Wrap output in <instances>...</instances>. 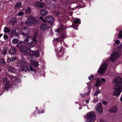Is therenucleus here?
<instances>
[{
  "label": "nucleus",
  "instance_id": "obj_54",
  "mask_svg": "<svg viewBox=\"0 0 122 122\" xmlns=\"http://www.w3.org/2000/svg\"><path fill=\"white\" fill-rule=\"evenodd\" d=\"M90 77L91 78H92L93 79L94 78V76H93L92 75H91L90 76Z\"/></svg>",
  "mask_w": 122,
  "mask_h": 122
},
{
  "label": "nucleus",
  "instance_id": "obj_7",
  "mask_svg": "<svg viewBox=\"0 0 122 122\" xmlns=\"http://www.w3.org/2000/svg\"><path fill=\"white\" fill-rule=\"evenodd\" d=\"M107 65L106 63L103 64H102L100 67L98 71V72L100 74H103L106 70L107 67Z\"/></svg>",
  "mask_w": 122,
  "mask_h": 122
},
{
  "label": "nucleus",
  "instance_id": "obj_11",
  "mask_svg": "<svg viewBox=\"0 0 122 122\" xmlns=\"http://www.w3.org/2000/svg\"><path fill=\"white\" fill-rule=\"evenodd\" d=\"M118 110V107L116 106H113L109 109V111L111 113H115Z\"/></svg>",
  "mask_w": 122,
  "mask_h": 122
},
{
  "label": "nucleus",
  "instance_id": "obj_33",
  "mask_svg": "<svg viewBox=\"0 0 122 122\" xmlns=\"http://www.w3.org/2000/svg\"><path fill=\"white\" fill-rule=\"evenodd\" d=\"M38 35V33L37 32H36L34 33V35L33 36V38L36 39Z\"/></svg>",
  "mask_w": 122,
  "mask_h": 122
},
{
  "label": "nucleus",
  "instance_id": "obj_58",
  "mask_svg": "<svg viewBox=\"0 0 122 122\" xmlns=\"http://www.w3.org/2000/svg\"><path fill=\"white\" fill-rule=\"evenodd\" d=\"M88 79H89L90 81V80H91V78H90V77H88Z\"/></svg>",
  "mask_w": 122,
  "mask_h": 122
},
{
  "label": "nucleus",
  "instance_id": "obj_40",
  "mask_svg": "<svg viewBox=\"0 0 122 122\" xmlns=\"http://www.w3.org/2000/svg\"><path fill=\"white\" fill-rule=\"evenodd\" d=\"M24 13L23 12H20L18 13V15L19 16L22 15H24Z\"/></svg>",
  "mask_w": 122,
  "mask_h": 122
},
{
  "label": "nucleus",
  "instance_id": "obj_29",
  "mask_svg": "<svg viewBox=\"0 0 122 122\" xmlns=\"http://www.w3.org/2000/svg\"><path fill=\"white\" fill-rule=\"evenodd\" d=\"M98 87L97 88V90L96 92L94 94V96H96L100 92V91L98 89Z\"/></svg>",
  "mask_w": 122,
  "mask_h": 122
},
{
  "label": "nucleus",
  "instance_id": "obj_16",
  "mask_svg": "<svg viewBox=\"0 0 122 122\" xmlns=\"http://www.w3.org/2000/svg\"><path fill=\"white\" fill-rule=\"evenodd\" d=\"M35 4L36 6L41 8H43L44 6V4L40 2H36L35 3Z\"/></svg>",
  "mask_w": 122,
  "mask_h": 122
},
{
  "label": "nucleus",
  "instance_id": "obj_55",
  "mask_svg": "<svg viewBox=\"0 0 122 122\" xmlns=\"http://www.w3.org/2000/svg\"><path fill=\"white\" fill-rule=\"evenodd\" d=\"M91 87L89 86H88V89H89V91H90V90L91 88Z\"/></svg>",
  "mask_w": 122,
  "mask_h": 122
},
{
  "label": "nucleus",
  "instance_id": "obj_1",
  "mask_svg": "<svg viewBox=\"0 0 122 122\" xmlns=\"http://www.w3.org/2000/svg\"><path fill=\"white\" fill-rule=\"evenodd\" d=\"M115 85L114 88V96H117L120 95L122 89V78L119 77L116 78L113 80Z\"/></svg>",
  "mask_w": 122,
  "mask_h": 122
},
{
  "label": "nucleus",
  "instance_id": "obj_3",
  "mask_svg": "<svg viewBox=\"0 0 122 122\" xmlns=\"http://www.w3.org/2000/svg\"><path fill=\"white\" fill-rule=\"evenodd\" d=\"M17 47L20 48L19 51L25 54L26 53L27 50L28 48H26V44L23 42H19L16 45Z\"/></svg>",
  "mask_w": 122,
  "mask_h": 122
},
{
  "label": "nucleus",
  "instance_id": "obj_60",
  "mask_svg": "<svg viewBox=\"0 0 122 122\" xmlns=\"http://www.w3.org/2000/svg\"><path fill=\"white\" fill-rule=\"evenodd\" d=\"M87 122H92V121H90V122H89V121H87Z\"/></svg>",
  "mask_w": 122,
  "mask_h": 122
},
{
  "label": "nucleus",
  "instance_id": "obj_30",
  "mask_svg": "<svg viewBox=\"0 0 122 122\" xmlns=\"http://www.w3.org/2000/svg\"><path fill=\"white\" fill-rule=\"evenodd\" d=\"M18 41V39L17 38H15L12 41V43L13 44H16L17 43Z\"/></svg>",
  "mask_w": 122,
  "mask_h": 122
},
{
  "label": "nucleus",
  "instance_id": "obj_22",
  "mask_svg": "<svg viewBox=\"0 0 122 122\" xmlns=\"http://www.w3.org/2000/svg\"><path fill=\"white\" fill-rule=\"evenodd\" d=\"M6 63L4 59L2 58H0V64L2 65H5Z\"/></svg>",
  "mask_w": 122,
  "mask_h": 122
},
{
  "label": "nucleus",
  "instance_id": "obj_44",
  "mask_svg": "<svg viewBox=\"0 0 122 122\" xmlns=\"http://www.w3.org/2000/svg\"><path fill=\"white\" fill-rule=\"evenodd\" d=\"M55 13L56 14V16H59V15L60 14V13L58 11H56Z\"/></svg>",
  "mask_w": 122,
  "mask_h": 122
},
{
  "label": "nucleus",
  "instance_id": "obj_52",
  "mask_svg": "<svg viewBox=\"0 0 122 122\" xmlns=\"http://www.w3.org/2000/svg\"><path fill=\"white\" fill-rule=\"evenodd\" d=\"M86 93H85V94L83 95L82 94H81V97H85V96H86Z\"/></svg>",
  "mask_w": 122,
  "mask_h": 122
},
{
  "label": "nucleus",
  "instance_id": "obj_59",
  "mask_svg": "<svg viewBox=\"0 0 122 122\" xmlns=\"http://www.w3.org/2000/svg\"><path fill=\"white\" fill-rule=\"evenodd\" d=\"M120 100L122 102V96L120 99Z\"/></svg>",
  "mask_w": 122,
  "mask_h": 122
},
{
  "label": "nucleus",
  "instance_id": "obj_25",
  "mask_svg": "<svg viewBox=\"0 0 122 122\" xmlns=\"http://www.w3.org/2000/svg\"><path fill=\"white\" fill-rule=\"evenodd\" d=\"M26 63V62L25 60V59L23 58H22L21 59V61L20 62L21 66L22 65H24V64H25Z\"/></svg>",
  "mask_w": 122,
  "mask_h": 122
},
{
  "label": "nucleus",
  "instance_id": "obj_39",
  "mask_svg": "<svg viewBox=\"0 0 122 122\" xmlns=\"http://www.w3.org/2000/svg\"><path fill=\"white\" fill-rule=\"evenodd\" d=\"M30 70L32 71H34L35 72H36L35 70L31 66V65H30Z\"/></svg>",
  "mask_w": 122,
  "mask_h": 122
},
{
  "label": "nucleus",
  "instance_id": "obj_61",
  "mask_svg": "<svg viewBox=\"0 0 122 122\" xmlns=\"http://www.w3.org/2000/svg\"><path fill=\"white\" fill-rule=\"evenodd\" d=\"M89 92H90V91H89V92H87V94H89Z\"/></svg>",
  "mask_w": 122,
  "mask_h": 122
},
{
  "label": "nucleus",
  "instance_id": "obj_48",
  "mask_svg": "<svg viewBox=\"0 0 122 122\" xmlns=\"http://www.w3.org/2000/svg\"><path fill=\"white\" fill-rule=\"evenodd\" d=\"M101 81L100 80H98L97 81V83H98L101 84Z\"/></svg>",
  "mask_w": 122,
  "mask_h": 122
},
{
  "label": "nucleus",
  "instance_id": "obj_47",
  "mask_svg": "<svg viewBox=\"0 0 122 122\" xmlns=\"http://www.w3.org/2000/svg\"><path fill=\"white\" fill-rule=\"evenodd\" d=\"M54 40L58 42L60 40L59 38H57L55 39H54Z\"/></svg>",
  "mask_w": 122,
  "mask_h": 122
},
{
  "label": "nucleus",
  "instance_id": "obj_31",
  "mask_svg": "<svg viewBox=\"0 0 122 122\" xmlns=\"http://www.w3.org/2000/svg\"><path fill=\"white\" fill-rule=\"evenodd\" d=\"M19 30L18 29H16L15 30L14 36L18 35L19 34V33L18 32V31Z\"/></svg>",
  "mask_w": 122,
  "mask_h": 122
},
{
  "label": "nucleus",
  "instance_id": "obj_34",
  "mask_svg": "<svg viewBox=\"0 0 122 122\" xmlns=\"http://www.w3.org/2000/svg\"><path fill=\"white\" fill-rule=\"evenodd\" d=\"M16 58L15 57H12L11 59L9 58L10 61V62H12L14 61L15 59Z\"/></svg>",
  "mask_w": 122,
  "mask_h": 122
},
{
  "label": "nucleus",
  "instance_id": "obj_46",
  "mask_svg": "<svg viewBox=\"0 0 122 122\" xmlns=\"http://www.w3.org/2000/svg\"><path fill=\"white\" fill-rule=\"evenodd\" d=\"M56 32L57 34H58L60 32V30L59 29H57L55 31Z\"/></svg>",
  "mask_w": 122,
  "mask_h": 122
},
{
  "label": "nucleus",
  "instance_id": "obj_12",
  "mask_svg": "<svg viewBox=\"0 0 122 122\" xmlns=\"http://www.w3.org/2000/svg\"><path fill=\"white\" fill-rule=\"evenodd\" d=\"M10 79L13 82L16 83H19L20 82V80L19 77H11L10 76Z\"/></svg>",
  "mask_w": 122,
  "mask_h": 122
},
{
  "label": "nucleus",
  "instance_id": "obj_20",
  "mask_svg": "<svg viewBox=\"0 0 122 122\" xmlns=\"http://www.w3.org/2000/svg\"><path fill=\"white\" fill-rule=\"evenodd\" d=\"M32 65L36 68L39 65L38 61H33L32 62Z\"/></svg>",
  "mask_w": 122,
  "mask_h": 122
},
{
  "label": "nucleus",
  "instance_id": "obj_62",
  "mask_svg": "<svg viewBox=\"0 0 122 122\" xmlns=\"http://www.w3.org/2000/svg\"><path fill=\"white\" fill-rule=\"evenodd\" d=\"M40 0V1H41L42 0Z\"/></svg>",
  "mask_w": 122,
  "mask_h": 122
},
{
  "label": "nucleus",
  "instance_id": "obj_19",
  "mask_svg": "<svg viewBox=\"0 0 122 122\" xmlns=\"http://www.w3.org/2000/svg\"><path fill=\"white\" fill-rule=\"evenodd\" d=\"M29 18L33 22L35 23L37 21V20L36 19L32 16H30L29 17Z\"/></svg>",
  "mask_w": 122,
  "mask_h": 122
},
{
  "label": "nucleus",
  "instance_id": "obj_24",
  "mask_svg": "<svg viewBox=\"0 0 122 122\" xmlns=\"http://www.w3.org/2000/svg\"><path fill=\"white\" fill-rule=\"evenodd\" d=\"M21 4L22 2H19L17 3L15 6V8L16 9L17 8H18L20 7L21 5Z\"/></svg>",
  "mask_w": 122,
  "mask_h": 122
},
{
  "label": "nucleus",
  "instance_id": "obj_17",
  "mask_svg": "<svg viewBox=\"0 0 122 122\" xmlns=\"http://www.w3.org/2000/svg\"><path fill=\"white\" fill-rule=\"evenodd\" d=\"M9 52L11 54H15V49L14 47L11 48L9 51Z\"/></svg>",
  "mask_w": 122,
  "mask_h": 122
},
{
  "label": "nucleus",
  "instance_id": "obj_10",
  "mask_svg": "<svg viewBox=\"0 0 122 122\" xmlns=\"http://www.w3.org/2000/svg\"><path fill=\"white\" fill-rule=\"evenodd\" d=\"M96 110L99 113H101L103 112L102 105L101 103H98L96 106Z\"/></svg>",
  "mask_w": 122,
  "mask_h": 122
},
{
  "label": "nucleus",
  "instance_id": "obj_6",
  "mask_svg": "<svg viewBox=\"0 0 122 122\" xmlns=\"http://www.w3.org/2000/svg\"><path fill=\"white\" fill-rule=\"evenodd\" d=\"M27 51L26 53L31 56H34L36 57L39 56V52L38 51H33L30 50V48H28Z\"/></svg>",
  "mask_w": 122,
  "mask_h": 122
},
{
  "label": "nucleus",
  "instance_id": "obj_42",
  "mask_svg": "<svg viewBox=\"0 0 122 122\" xmlns=\"http://www.w3.org/2000/svg\"><path fill=\"white\" fill-rule=\"evenodd\" d=\"M39 19H41L42 21L45 23H46V21L45 20L43 19V17L42 16H41L39 17Z\"/></svg>",
  "mask_w": 122,
  "mask_h": 122
},
{
  "label": "nucleus",
  "instance_id": "obj_9",
  "mask_svg": "<svg viewBox=\"0 0 122 122\" xmlns=\"http://www.w3.org/2000/svg\"><path fill=\"white\" fill-rule=\"evenodd\" d=\"M30 32V29L27 27L22 28L20 32V34L23 36L28 35Z\"/></svg>",
  "mask_w": 122,
  "mask_h": 122
},
{
  "label": "nucleus",
  "instance_id": "obj_38",
  "mask_svg": "<svg viewBox=\"0 0 122 122\" xmlns=\"http://www.w3.org/2000/svg\"><path fill=\"white\" fill-rule=\"evenodd\" d=\"M8 38V36L6 34H5L4 36V39L5 40H6Z\"/></svg>",
  "mask_w": 122,
  "mask_h": 122
},
{
  "label": "nucleus",
  "instance_id": "obj_57",
  "mask_svg": "<svg viewBox=\"0 0 122 122\" xmlns=\"http://www.w3.org/2000/svg\"><path fill=\"white\" fill-rule=\"evenodd\" d=\"M3 35V34H0V38L1 37V36H2Z\"/></svg>",
  "mask_w": 122,
  "mask_h": 122
},
{
  "label": "nucleus",
  "instance_id": "obj_21",
  "mask_svg": "<svg viewBox=\"0 0 122 122\" xmlns=\"http://www.w3.org/2000/svg\"><path fill=\"white\" fill-rule=\"evenodd\" d=\"M47 28L46 25L45 24H43L41 26V28L43 30H45Z\"/></svg>",
  "mask_w": 122,
  "mask_h": 122
},
{
  "label": "nucleus",
  "instance_id": "obj_45",
  "mask_svg": "<svg viewBox=\"0 0 122 122\" xmlns=\"http://www.w3.org/2000/svg\"><path fill=\"white\" fill-rule=\"evenodd\" d=\"M115 42L117 44H119L120 43V41L119 40H117V41H115Z\"/></svg>",
  "mask_w": 122,
  "mask_h": 122
},
{
  "label": "nucleus",
  "instance_id": "obj_23",
  "mask_svg": "<svg viewBox=\"0 0 122 122\" xmlns=\"http://www.w3.org/2000/svg\"><path fill=\"white\" fill-rule=\"evenodd\" d=\"M10 86L9 82L7 81L5 84V89H7L9 88Z\"/></svg>",
  "mask_w": 122,
  "mask_h": 122
},
{
  "label": "nucleus",
  "instance_id": "obj_8",
  "mask_svg": "<svg viewBox=\"0 0 122 122\" xmlns=\"http://www.w3.org/2000/svg\"><path fill=\"white\" fill-rule=\"evenodd\" d=\"M46 22L49 23L50 25H52L54 22V18L52 16H46L45 18Z\"/></svg>",
  "mask_w": 122,
  "mask_h": 122
},
{
  "label": "nucleus",
  "instance_id": "obj_4",
  "mask_svg": "<svg viewBox=\"0 0 122 122\" xmlns=\"http://www.w3.org/2000/svg\"><path fill=\"white\" fill-rule=\"evenodd\" d=\"M25 41L26 42L27 45H26V48H31L34 46V40L33 39L30 37H27L25 39Z\"/></svg>",
  "mask_w": 122,
  "mask_h": 122
},
{
  "label": "nucleus",
  "instance_id": "obj_2",
  "mask_svg": "<svg viewBox=\"0 0 122 122\" xmlns=\"http://www.w3.org/2000/svg\"><path fill=\"white\" fill-rule=\"evenodd\" d=\"M122 48V43L118 47V51H115L113 54H111V56L109 57V59L111 61L113 62L115 61V59L119 57L120 56V51Z\"/></svg>",
  "mask_w": 122,
  "mask_h": 122
},
{
  "label": "nucleus",
  "instance_id": "obj_37",
  "mask_svg": "<svg viewBox=\"0 0 122 122\" xmlns=\"http://www.w3.org/2000/svg\"><path fill=\"white\" fill-rule=\"evenodd\" d=\"M15 32V30H12L11 32V34H10V36H14V33Z\"/></svg>",
  "mask_w": 122,
  "mask_h": 122
},
{
  "label": "nucleus",
  "instance_id": "obj_41",
  "mask_svg": "<svg viewBox=\"0 0 122 122\" xmlns=\"http://www.w3.org/2000/svg\"><path fill=\"white\" fill-rule=\"evenodd\" d=\"M102 103L105 105L107 104V102L105 100H103L102 101Z\"/></svg>",
  "mask_w": 122,
  "mask_h": 122
},
{
  "label": "nucleus",
  "instance_id": "obj_18",
  "mask_svg": "<svg viewBox=\"0 0 122 122\" xmlns=\"http://www.w3.org/2000/svg\"><path fill=\"white\" fill-rule=\"evenodd\" d=\"M48 12V11L45 9L42 10H41V13L43 15L45 16L46 15Z\"/></svg>",
  "mask_w": 122,
  "mask_h": 122
},
{
  "label": "nucleus",
  "instance_id": "obj_15",
  "mask_svg": "<svg viewBox=\"0 0 122 122\" xmlns=\"http://www.w3.org/2000/svg\"><path fill=\"white\" fill-rule=\"evenodd\" d=\"M9 71L10 72H13L14 73H16L17 72V70L14 68L11 67H9L7 68Z\"/></svg>",
  "mask_w": 122,
  "mask_h": 122
},
{
  "label": "nucleus",
  "instance_id": "obj_14",
  "mask_svg": "<svg viewBox=\"0 0 122 122\" xmlns=\"http://www.w3.org/2000/svg\"><path fill=\"white\" fill-rule=\"evenodd\" d=\"M21 69L26 72H29V69L24 65H22L20 67Z\"/></svg>",
  "mask_w": 122,
  "mask_h": 122
},
{
  "label": "nucleus",
  "instance_id": "obj_35",
  "mask_svg": "<svg viewBox=\"0 0 122 122\" xmlns=\"http://www.w3.org/2000/svg\"><path fill=\"white\" fill-rule=\"evenodd\" d=\"M118 38H122V30L119 32L118 36Z\"/></svg>",
  "mask_w": 122,
  "mask_h": 122
},
{
  "label": "nucleus",
  "instance_id": "obj_27",
  "mask_svg": "<svg viewBox=\"0 0 122 122\" xmlns=\"http://www.w3.org/2000/svg\"><path fill=\"white\" fill-rule=\"evenodd\" d=\"M4 31L5 33H9L10 31V30L8 28L5 27L4 28Z\"/></svg>",
  "mask_w": 122,
  "mask_h": 122
},
{
  "label": "nucleus",
  "instance_id": "obj_5",
  "mask_svg": "<svg viewBox=\"0 0 122 122\" xmlns=\"http://www.w3.org/2000/svg\"><path fill=\"white\" fill-rule=\"evenodd\" d=\"M87 121L89 122H94L96 118V115L95 113L93 112H89L87 115Z\"/></svg>",
  "mask_w": 122,
  "mask_h": 122
},
{
  "label": "nucleus",
  "instance_id": "obj_32",
  "mask_svg": "<svg viewBox=\"0 0 122 122\" xmlns=\"http://www.w3.org/2000/svg\"><path fill=\"white\" fill-rule=\"evenodd\" d=\"M26 24L28 26H31L32 24V23L30 21H28L27 22Z\"/></svg>",
  "mask_w": 122,
  "mask_h": 122
},
{
  "label": "nucleus",
  "instance_id": "obj_51",
  "mask_svg": "<svg viewBox=\"0 0 122 122\" xmlns=\"http://www.w3.org/2000/svg\"><path fill=\"white\" fill-rule=\"evenodd\" d=\"M100 122H105L104 120H102V119H100Z\"/></svg>",
  "mask_w": 122,
  "mask_h": 122
},
{
  "label": "nucleus",
  "instance_id": "obj_50",
  "mask_svg": "<svg viewBox=\"0 0 122 122\" xmlns=\"http://www.w3.org/2000/svg\"><path fill=\"white\" fill-rule=\"evenodd\" d=\"M101 85V84L98 83H96V84L95 85L96 86H99Z\"/></svg>",
  "mask_w": 122,
  "mask_h": 122
},
{
  "label": "nucleus",
  "instance_id": "obj_28",
  "mask_svg": "<svg viewBox=\"0 0 122 122\" xmlns=\"http://www.w3.org/2000/svg\"><path fill=\"white\" fill-rule=\"evenodd\" d=\"M31 11L30 8V7H28L25 10V12L26 14H28L30 13Z\"/></svg>",
  "mask_w": 122,
  "mask_h": 122
},
{
  "label": "nucleus",
  "instance_id": "obj_13",
  "mask_svg": "<svg viewBox=\"0 0 122 122\" xmlns=\"http://www.w3.org/2000/svg\"><path fill=\"white\" fill-rule=\"evenodd\" d=\"M80 22V20H74L72 26V27L75 29H76V28L78 26Z\"/></svg>",
  "mask_w": 122,
  "mask_h": 122
},
{
  "label": "nucleus",
  "instance_id": "obj_56",
  "mask_svg": "<svg viewBox=\"0 0 122 122\" xmlns=\"http://www.w3.org/2000/svg\"><path fill=\"white\" fill-rule=\"evenodd\" d=\"M86 103H88L89 102V101L88 100H86Z\"/></svg>",
  "mask_w": 122,
  "mask_h": 122
},
{
  "label": "nucleus",
  "instance_id": "obj_36",
  "mask_svg": "<svg viewBox=\"0 0 122 122\" xmlns=\"http://www.w3.org/2000/svg\"><path fill=\"white\" fill-rule=\"evenodd\" d=\"M5 49L6 48H5L4 50L3 51L2 54L4 55H5L6 54V53L7 52V49L6 48V49Z\"/></svg>",
  "mask_w": 122,
  "mask_h": 122
},
{
  "label": "nucleus",
  "instance_id": "obj_53",
  "mask_svg": "<svg viewBox=\"0 0 122 122\" xmlns=\"http://www.w3.org/2000/svg\"><path fill=\"white\" fill-rule=\"evenodd\" d=\"M102 81H103V82H105V80L103 78H102L101 79Z\"/></svg>",
  "mask_w": 122,
  "mask_h": 122
},
{
  "label": "nucleus",
  "instance_id": "obj_49",
  "mask_svg": "<svg viewBox=\"0 0 122 122\" xmlns=\"http://www.w3.org/2000/svg\"><path fill=\"white\" fill-rule=\"evenodd\" d=\"M34 40V42L35 43H36V42H37V41L36 40V39L33 38V39Z\"/></svg>",
  "mask_w": 122,
  "mask_h": 122
},
{
  "label": "nucleus",
  "instance_id": "obj_26",
  "mask_svg": "<svg viewBox=\"0 0 122 122\" xmlns=\"http://www.w3.org/2000/svg\"><path fill=\"white\" fill-rule=\"evenodd\" d=\"M9 21L11 23V25H14L16 22V20L15 19V18H12L11 20H10Z\"/></svg>",
  "mask_w": 122,
  "mask_h": 122
},
{
  "label": "nucleus",
  "instance_id": "obj_63",
  "mask_svg": "<svg viewBox=\"0 0 122 122\" xmlns=\"http://www.w3.org/2000/svg\"><path fill=\"white\" fill-rule=\"evenodd\" d=\"M1 81V80H0V82Z\"/></svg>",
  "mask_w": 122,
  "mask_h": 122
},
{
  "label": "nucleus",
  "instance_id": "obj_43",
  "mask_svg": "<svg viewBox=\"0 0 122 122\" xmlns=\"http://www.w3.org/2000/svg\"><path fill=\"white\" fill-rule=\"evenodd\" d=\"M65 37V35L64 34H62L61 36V37L63 39Z\"/></svg>",
  "mask_w": 122,
  "mask_h": 122
}]
</instances>
